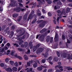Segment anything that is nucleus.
<instances>
[{"label": "nucleus", "instance_id": "obj_1", "mask_svg": "<svg viewBox=\"0 0 72 72\" xmlns=\"http://www.w3.org/2000/svg\"><path fill=\"white\" fill-rule=\"evenodd\" d=\"M57 12L58 14H60L61 13V14L59 15V17L60 18H62V15L63 14L65 13L66 10H63L61 12V11H60V10H58L57 11Z\"/></svg>", "mask_w": 72, "mask_h": 72}, {"label": "nucleus", "instance_id": "obj_2", "mask_svg": "<svg viewBox=\"0 0 72 72\" xmlns=\"http://www.w3.org/2000/svg\"><path fill=\"white\" fill-rule=\"evenodd\" d=\"M34 14V11H32V12H31V13L30 14L28 19V21H29L30 19L31 20L32 19V18H33V17L32 16V14Z\"/></svg>", "mask_w": 72, "mask_h": 72}, {"label": "nucleus", "instance_id": "obj_3", "mask_svg": "<svg viewBox=\"0 0 72 72\" xmlns=\"http://www.w3.org/2000/svg\"><path fill=\"white\" fill-rule=\"evenodd\" d=\"M54 40L56 42H57V41H59V37H58V35L57 33H56L55 34Z\"/></svg>", "mask_w": 72, "mask_h": 72}, {"label": "nucleus", "instance_id": "obj_4", "mask_svg": "<svg viewBox=\"0 0 72 72\" xmlns=\"http://www.w3.org/2000/svg\"><path fill=\"white\" fill-rule=\"evenodd\" d=\"M61 56L62 57H63L64 58H66L67 56V53H61Z\"/></svg>", "mask_w": 72, "mask_h": 72}, {"label": "nucleus", "instance_id": "obj_5", "mask_svg": "<svg viewBox=\"0 0 72 72\" xmlns=\"http://www.w3.org/2000/svg\"><path fill=\"white\" fill-rule=\"evenodd\" d=\"M39 47H40V44H39L37 45L36 46H34L33 48V51H36V49H37V48H39Z\"/></svg>", "mask_w": 72, "mask_h": 72}, {"label": "nucleus", "instance_id": "obj_6", "mask_svg": "<svg viewBox=\"0 0 72 72\" xmlns=\"http://www.w3.org/2000/svg\"><path fill=\"white\" fill-rule=\"evenodd\" d=\"M57 67H58L59 68V69L61 70V71H63V67L60 65H57L55 66V68H57Z\"/></svg>", "mask_w": 72, "mask_h": 72}, {"label": "nucleus", "instance_id": "obj_7", "mask_svg": "<svg viewBox=\"0 0 72 72\" xmlns=\"http://www.w3.org/2000/svg\"><path fill=\"white\" fill-rule=\"evenodd\" d=\"M46 23V22L45 21H44L42 22V23L40 24L39 25V26L41 27L42 28L43 27H44L45 26V24Z\"/></svg>", "mask_w": 72, "mask_h": 72}, {"label": "nucleus", "instance_id": "obj_8", "mask_svg": "<svg viewBox=\"0 0 72 72\" xmlns=\"http://www.w3.org/2000/svg\"><path fill=\"white\" fill-rule=\"evenodd\" d=\"M44 49L42 48H39L37 51V52L38 53H42V51H43Z\"/></svg>", "mask_w": 72, "mask_h": 72}, {"label": "nucleus", "instance_id": "obj_9", "mask_svg": "<svg viewBox=\"0 0 72 72\" xmlns=\"http://www.w3.org/2000/svg\"><path fill=\"white\" fill-rule=\"evenodd\" d=\"M32 68H26L25 69V71H26L27 72H30L32 71Z\"/></svg>", "mask_w": 72, "mask_h": 72}, {"label": "nucleus", "instance_id": "obj_10", "mask_svg": "<svg viewBox=\"0 0 72 72\" xmlns=\"http://www.w3.org/2000/svg\"><path fill=\"white\" fill-rule=\"evenodd\" d=\"M60 5H62V3H61V2L60 1L57 3V8H59Z\"/></svg>", "mask_w": 72, "mask_h": 72}, {"label": "nucleus", "instance_id": "obj_11", "mask_svg": "<svg viewBox=\"0 0 72 72\" xmlns=\"http://www.w3.org/2000/svg\"><path fill=\"white\" fill-rule=\"evenodd\" d=\"M14 11H16L17 12H19L21 11V8H14Z\"/></svg>", "mask_w": 72, "mask_h": 72}, {"label": "nucleus", "instance_id": "obj_12", "mask_svg": "<svg viewBox=\"0 0 72 72\" xmlns=\"http://www.w3.org/2000/svg\"><path fill=\"white\" fill-rule=\"evenodd\" d=\"M15 57H16L17 58H18L20 60H22V59H23V58L20 56H17V54H16L15 55Z\"/></svg>", "mask_w": 72, "mask_h": 72}, {"label": "nucleus", "instance_id": "obj_13", "mask_svg": "<svg viewBox=\"0 0 72 72\" xmlns=\"http://www.w3.org/2000/svg\"><path fill=\"white\" fill-rule=\"evenodd\" d=\"M50 36H48L46 37V41L47 42H49L50 41Z\"/></svg>", "mask_w": 72, "mask_h": 72}, {"label": "nucleus", "instance_id": "obj_14", "mask_svg": "<svg viewBox=\"0 0 72 72\" xmlns=\"http://www.w3.org/2000/svg\"><path fill=\"white\" fill-rule=\"evenodd\" d=\"M10 63L11 65H12V66H15V63H14V62L12 60H10Z\"/></svg>", "mask_w": 72, "mask_h": 72}, {"label": "nucleus", "instance_id": "obj_15", "mask_svg": "<svg viewBox=\"0 0 72 72\" xmlns=\"http://www.w3.org/2000/svg\"><path fill=\"white\" fill-rule=\"evenodd\" d=\"M6 71L7 72H10V71H12V69L10 68H7L6 69Z\"/></svg>", "mask_w": 72, "mask_h": 72}, {"label": "nucleus", "instance_id": "obj_16", "mask_svg": "<svg viewBox=\"0 0 72 72\" xmlns=\"http://www.w3.org/2000/svg\"><path fill=\"white\" fill-rule=\"evenodd\" d=\"M24 58L25 60H27L28 59V57L26 55H24Z\"/></svg>", "mask_w": 72, "mask_h": 72}, {"label": "nucleus", "instance_id": "obj_17", "mask_svg": "<svg viewBox=\"0 0 72 72\" xmlns=\"http://www.w3.org/2000/svg\"><path fill=\"white\" fill-rule=\"evenodd\" d=\"M37 14L38 16L41 15V12L39 10H37Z\"/></svg>", "mask_w": 72, "mask_h": 72}, {"label": "nucleus", "instance_id": "obj_18", "mask_svg": "<svg viewBox=\"0 0 72 72\" xmlns=\"http://www.w3.org/2000/svg\"><path fill=\"white\" fill-rule=\"evenodd\" d=\"M37 69L39 71H41L42 69V68L41 67H38L37 68Z\"/></svg>", "mask_w": 72, "mask_h": 72}, {"label": "nucleus", "instance_id": "obj_19", "mask_svg": "<svg viewBox=\"0 0 72 72\" xmlns=\"http://www.w3.org/2000/svg\"><path fill=\"white\" fill-rule=\"evenodd\" d=\"M14 53H15L14 51L13 50L11 51V55H12L13 56H14L15 57V55L17 54H14Z\"/></svg>", "mask_w": 72, "mask_h": 72}, {"label": "nucleus", "instance_id": "obj_20", "mask_svg": "<svg viewBox=\"0 0 72 72\" xmlns=\"http://www.w3.org/2000/svg\"><path fill=\"white\" fill-rule=\"evenodd\" d=\"M46 30H47L46 29V28H44L40 32V33H43V32H45V31H46Z\"/></svg>", "mask_w": 72, "mask_h": 72}, {"label": "nucleus", "instance_id": "obj_21", "mask_svg": "<svg viewBox=\"0 0 72 72\" xmlns=\"http://www.w3.org/2000/svg\"><path fill=\"white\" fill-rule=\"evenodd\" d=\"M27 14H26L24 16L23 19L24 20H26V19H27Z\"/></svg>", "mask_w": 72, "mask_h": 72}, {"label": "nucleus", "instance_id": "obj_22", "mask_svg": "<svg viewBox=\"0 0 72 72\" xmlns=\"http://www.w3.org/2000/svg\"><path fill=\"white\" fill-rule=\"evenodd\" d=\"M10 5L11 6H15V2H13L10 4Z\"/></svg>", "mask_w": 72, "mask_h": 72}, {"label": "nucleus", "instance_id": "obj_23", "mask_svg": "<svg viewBox=\"0 0 72 72\" xmlns=\"http://www.w3.org/2000/svg\"><path fill=\"white\" fill-rule=\"evenodd\" d=\"M32 42H30L29 43L30 46H31L30 49H32V47H33V46L32 45Z\"/></svg>", "mask_w": 72, "mask_h": 72}, {"label": "nucleus", "instance_id": "obj_24", "mask_svg": "<svg viewBox=\"0 0 72 72\" xmlns=\"http://www.w3.org/2000/svg\"><path fill=\"white\" fill-rule=\"evenodd\" d=\"M36 6V3L35 2L33 4V6H32V8H35V7Z\"/></svg>", "mask_w": 72, "mask_h": 72}, {"label": "nucleus", "instance_id": "obj_25", "mask_svg": "<svg viewBox=\"0 0 72 72\" xmlns=\"http://www.w3.org/2000/svg\"><path fill=\"white\" fill-rule=\"evenodd\" d=\"M18 16V15L17 14H14L13 15V17H17Z\"/></svg>", "mask_w": 72, "mask_h": 72}, {"label": "nucleus", "instance_id": "obj_26", "mask_svg": "<svg viewBox=\"0 0 72 72\" xmlns=\"http://www.w3.org/2000/svg\"><path fill=\"white\" fill-rule=\"evenodd\" d=\"M33 66L34 68H36V67H37V63H35L33 64Z\"/></svg>", "mask_w": 72, "mask_h": 72}, {"label": "nucleus", "instance_id": "obj_27", "mask_svg": "<svg viewBox=\"0 0 72 72\" xmlns=\"http://www.w3.org/2000/svg\"><path fill=\"white\" fill-rule=\"evenodd\" d=\"M12 69L15 71H17V68L16 67H14L12 68Z\"/></svg>", "mask_w": 72, "mask_h": 72}, {"label": "nucleus", "instance_id": "obj_28", "mask_svg": "<svg viewBox=\"0 0 72 72\" xmlns=\"http://www.w3.org/2000/svg\"><path fill=\"white\" fill-rule=\"evenodd\" d=\"M24 46L26 48L28 46V43L27 42H24Z\"/></svg>", "mask_w": 72, "mask_h": 72}, {"label": "nucleus", "instance_id": "obj_29", "mask_svg": "<svg viewBox=\"0 0 72 72\" xmlns=\"http://www.w3.org/2000/svg\"><path fill=\"white\" fill-rule=\"evenodd\" d=\"M22 18V16H20L18 17V19H17L18 21H19Z\"/></svg>", "mask_w": 72, "mask_h": 72}, {"label": "nucleus", "instance_id": "obj_30", "mask_svg": "<svg viewBox=\"0 0 72 72\" xmlns=\"http://www.w3.org/2000/svg\"><path fill=\"white\" fill-rule=\"evenodd\" d=\"M65 68L66 69H67L68 71H69L70 70V68H71V67H65Z\"/></svg>", "mask_w": 72, "mask_h": 72}, {"label": "nucleus", "instance_id": "obj_31", "mask_svg": "<svg viewBox=\"0 0 72 72\" xmlns=\"http://www.w3.org/2000/svg\"><path fill=\"white\" fill-rule=\"evenodd\" d=\"M67 59H71V57H70V55H69V54H68L67 55Z\"/></svg>", "mask_w": 72, "mask_h": 72}, {"label": "nucleus", "instance_id": "obj_32", "mask_svg": "<svg viewBox=\"0 0 72 72\" xmlns=\"http://www.w3.org/2000/svg\"><path fill=\"white\" fill-rule=\"evenodd\" d=\"M70 12V8H67L66 10V13H69Z\"/></svg>", "mask_w": 72, "mask_h": 72}, {"label": "nucleus", "instance_id": "obj_33", "mask_svg": "<svg viewBox=\"0 0 72 72\" xmlns=\"http://www.w3.org/2000/svg\"><path fill=\"white\" fill-rule=\"evenodd\" d=\"M53 60V58H52V57H50L48 58V60Z\"/></svg>", "mask_w": 72, "mask_h": 72}, {"label": "nucleus", "instance_id": "obj_34", "mask_svg": "<svg viewBox=\"0 0 72 72\" xmlns=\"http://www.w3.org/2000/svg\"><path fill=\"white\" fill-rule=\"evenodd\" d=\"M47 3L49 4H51L52 3V1L50 0H49L47 1Z\"/></svg>", "mask_w": 72, "mask_h": 72}, {"label": "nucleus", "instance_id": "obj_35", "mask_svg": "<svg viewBox=\"0 0 72 72\" xmlns=\"http://www.w3.org/2000/svg\"><path fill=\"white\" fill-rule=\"evenodd\" d=\"M53 18L54 19V20L53 21V22L55 24H56V19L55 18V17H53Z\"/></svg>", "mask_w": 72, "mask_h": 72}, {"label": "nucleus", "instance_id": "obj_36", "mask_svg": "<svg viewBox=\"0 0 72 72\" xmlns=\"http://www.w3.org/2000/svg\"><path fill=\"white\" fill-rule=\"evenodd\" d=\"M37 21V19H35L34 20V21L32 22V24H33V23H35L36 22V21Z\"/></svg>", "mask_w": 72, "mask_h": 72}, {"label": "nucleus", "instance_id": "obj_37", "mask_svg": "<svg viewBox=\"0 0 72 72\" xmlns=\"http://www.w3.org/2000/svg\"><path fill=\"white\" fill-rule=\"evenodd\" d=\"M48 52H46L45 53V55L44 56L45 58H46V57H48Z\"/></svg>", "mask_w": 72, "mask_h": 72}, {"label": "nucleus", "instance_id": "obj_38", "mask_svg": "<svg viewBox=\"0 0 72 72\" xmlns=\"http://www.w3.org/2000/svg\"><path fill=\"white\" fill-rule=\"evenodd\" d=\"M4 50V48H3L0 50V53H3Z\"/></svg>", "mask_w": 72, "mask_h": 72}, {"label": "nucleus", "instance_id": "obj_39", "mask_svg": "<svg viewBox=\"0 0 72 72\" xmlns=\"http://www.w3.org/2000/svg\"><path fill=\"white\" fill-rule=\"evenodd\" d=\"M9 58H6L5 60V61L6 62V63H8V62H9Z\"/></svg>", "mask_w": 72, "mask_h": 72}, {"label": "nucleus", "instance_id": "obj_40", "mask_svg": "<svg viewBox=\"0 0 72 72\" xmlns=\"http://www.w3.org/2000/svg\"><path fill=\"white\" fill-rule=\"evenodd\" d=\"M54 60L56 62H57L58 61V58L57 57H55L54 58Z\"/></svg>", "mask_w": 72, "mask_h": 72}, {"label": "nucleus", "instance_id": "obj_41", "mask_svg": "<svg viewBox=\"0 0 72 72\" xmlns=\"http://www.w3.org/2000/svg\"><path fill=\"white\" fill-rule=\"evenodd\" d=\"M48 72H53V69H50L48 70Z\"/></svg>", "mask_w": 72, "mask_h": 72}, {"label": "nucleus", "instance_id": "obj_42", "mask_svg": "<svg viewBox=\"0 0 72 72\" xmlns=\"http://www.w3.org/2000/svg\"><path fill=\"white\" fill-rule=\"evenodd\" d=\"M62 39L63 40L65 39V36H64V35H62Z\"/></svg>", "mask_w": 72, "mask_h": 72}, {"label": "nucleus", "instance_id": "obj_43", "mask_svg": "<svg viewBox=\"0 0 72 72\" xmlns=\"http://www.w3.org/2000/svg\"><path fill=\"white\" fill-rule=\"evenodd\" d=\"M4 66V64L3 63H1L0 64V66L2 67Z\"/></svg>", "mask_w": 72, "mask_h": 72}, {"label": "nucleus", "instance_id": "obj_44", "mask_svg": "<svg viewBox=\"0 0 72 72\" xmlns=\"http://www.w3.org/2000/svg\"><path fill=\"white\" fill-rule=\"evenodd\" d=\"M48 15L49 17H51V13H50V12H49L48 13Z\"/></svg>", "mask_w": 72, "mask_h": 72}, {"label": "nucleus", "instance_id": "obj_45", "mask_svg": "<svg viewBox=\"0 0 72 72\" xmlns=\"http://www.w3.org/2000/svg\"><path fill=\"white\" fill-rule=\"evenodd\" d=\"M26 8H21V12H23V11H26Z\"/></svg>", "mask_w": 72, "mask_h": 72}, {"label": "nucleus", "instance_id": "obj_46", "mask_svg": "<svg viewBox=\"0 0 72 72\" xmlns=\"http://www.w3.org/2000/svg\"><path fill=\"white\" fill-rule=\"evenodd\" d=\"M42 63H45V60L43 59L41 61Z\"/></svg>", "mask_w": 72, "mask_h": 72}, {"label": "nucleus", "instance_id": "obj_47", "mask_svg": "<svg viewBox=\"0 0 72 72\" xmlns=\"http://www.w3.org/2000/svg\"><path fill=\"white\" fill-rule=\"evenodd\" d=\"M19 4L21 7H22L23 6V4H21V3H19Z\"/></svg>", "mask_w": 72, "mask_h": 72}, {"label": "nucleus", "instance_id": "obj_48", "mask_svg": "<svg viewBox=\"0 0 72 72\" xmlns=\"http://www.w3.org/2000/svg\"><path fill=\"white\" fill-rule=\"evenodd\" d=\"M15 66L16 67H17L18 66V63L17 62H15Z\"/></svg>", "mask_w": 72, "mask_h": 72}, {"label": "nucleus", "instance_id": "obj_49", "mask_svg": "<svg viewBox=\"0 0 72 72\" xmlns=\"http://www.w3.org/2000/svg\"><path fill=\"white\" fill-rule=\"evenodd\" d=\"M57 54L58 57H60V53H59V52H57Z\"/></svg>", "mask_w": 72, "mask_h": 72}, {"label": "nucleus", "instance_id": "obj_50", "mask_svg": "<svg viewBox=\"0 0 72 72\" xmlns=\"http://www.w3.org/2000/svg\"><path fill=\"white\" fill-rule=\"evenodd\" d=\"M14 46H16V47H18V46H19V45H18V44L16 43H15V44H14Z\"/></svg>", "mask_w": 72, "mask_h": 72}, {"label": "nucleus", "instance_id": "obj_51", "mask_svg": "<svg viewBox=\"0 0 72 72\" xmlns=\"http://www.w3.org/2000/svg\"><path fill=\"white\" fill-rule=\"evenodd\" d=\"M53 38L52 37L51 38L50 40V42L52 43L53 42Z\"/></svg>", "mask_w": 72, "mask_h": 72}, {"label": "nucleus", "instance_id": "obj_52", "mask_svg": "<svg viewBox=\"0 0 72 72\" xmlns=\"http://www.w3.org/2000/svg\"><path fill=\"white\" fill-rule=\"evenodd\" d=\"M42 12L43 14L46 13V12L45 11V10H44V9H43L42 10Z\"/></svg>", "mask_w": 72, "mask_h": 72}, {"label": "nucleus", "instance_id": "obj_53", "mask_svg": "<svg viewBox=\"0 0 72 72\" xmlns=\"http://www.w3.org/2000/svg\"><path fill=\"white\" fill-rule=\"evenodd\" d=\"M42 22V20L38 21H37V23L39 24V23L41 22Z\"/></svg>", "mask_w": 72, "mask_h": 72}, {"label": "nucleus", "instance_id": "obj_54", "mask_svg": "<svg viewBox=\"0 0 72 72\" xmlns=\"http://www.w3.org/2000/svg\"><path fill=\"white\" fill-rule=\"evenodd\" d=\"M46 64H44V65L43 66H42V67H43V68H46V67L45 66H46Z\"/></svg>", "mask_w": 72, "mask_h": 72}, {"label": "nucleus", "instance_id": "obj_55", "mask_svg": "<svg viewBox=\"0 0 72 72\" xmlns=\"http://www.w3.org/2000/svg\"><path fill=\"white\" fill-rule=\"evenodd\" d=\"M27 65L28 67H30V64L29 63V62H28L27 63Z\"/></svg>", "mask_w": 72, "mask_h": 72}, {"label": "nucleus", "instance_id": "obj_56", "mask_svg": "<svg viewBox=\"0 0 72 72\" xmlns=\"http://www.w3.org/2000/svg\"><path fill=\"white\" fill-rule=\"evenodd\" d=\"M27 54H30V50H28L27 52Z\"/></svg>", "mask_w": 72, "mask_h": 72}, {"label": "nucleus", "instance_id": "obj_57", "mask_svg": "<svg viewBox=\"0 0 72 72\" xmlns=\"http://www.w3.org/2000/svg\"><path fill=\"white\" fill-rule=\"evenodd\" d=\"M59 17H58L57 20V22L58 23V22H59Z\"/></svg>", "mask_w": 72, "mask_h": 72}, {"label": "nucleus", "instance_id": "obj_58", "mask_svg": "<svg viewBox=\"0 0 72 72\" xmlns=\"http://www.w3.org/2000/svg\"><path fill=\"white\" fill-rule=\"evenodd\" d=\"M4 44H5L6 43V42H7V40L4 39Z\"/></svg>", "mask_w": 72, "mask_h": 72}, {"label": "nucleus", "instance_id": "obj_59", "mask_svg": "<svg viewBox=\"0 0 72 72\" xmlns=\"http://www.w3.org/2000/svg\"><path fill=\"white\" fill-rule=\"evenodd\" d=\"M7 45V46H10V44L9 43H7L6 45V46Z\"/></svg>", "mask_w": 72, "mask_h": 72}, {"label": "nucleus", "instance_id": "obj_60", "mask_svg": "<svg viewBox=\"0 0 72 72\" xmlns=\"http://www.w3.org/2000/svg\"><path fill=\"white\" fill-rule=\"evenodd\" d=\"M12 33L11 34V36H13V35H14V32H12Z\"/></svg>", "mask_w": 72, "mask_h": 72}, {"label": "nucleus", "instance_id": "obj_61", "mask_svg": "<svg viewBox=\"0 0 72 72\" xmlns=\"http://www.w3.org/2000/svg\"><path fill=\"white\" fill-rule=\"evenodd\" d=\"M14 28H15L14 26H12L11 28V29H12V30H14Z\"/></svg>", "mask_w": 72, "mask_h": 72}, {"label": "nucleus", "instance_id": "obj_62", "mask_svg": "<svg viewBox=\"0 0 72 72\" xmlns=\"http://www.w3.org/2000/svg\"><path fill=\"white\" fill-rule=\"evenodd\" d=\"M9 52H10V50H8L7 51V52L8 53H6L7 55H8L9 54Z\"/></svg>", "mask_w": 72, "mask_h": 72}, {"label": "nucleus", "instance_id": "obj_63", "mask_svg": "<svg viewBox=\"0 0 72 72\" xmlns=\"http://www.w3.org/2000/svg\"><path fill=\"white\" fill-rule=\"evenodd\" d=\"M29 62L30 64H32V63L33 62L31 60L29 61Z\"/></svg>", "mask_w": 72, "mask_h": 72}, {"label": "nucleus", "instance_id": "obj_64", "mask_svg": "<svg viewBox=\"0 0 72 72\" xmlns=\"http://www.w3.org/2000/svg\"><path fill=\"white\" fill-rule=\"evenodd\" d=\"M56 72H60V70H57L56 71Z\"/></svg>", "mask_w": 72, "mask_h": 72}]
</instances>
